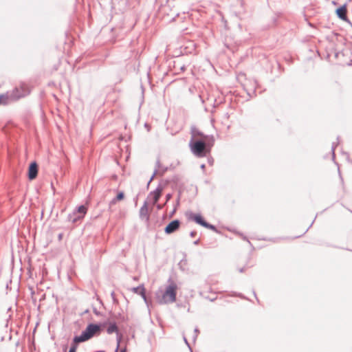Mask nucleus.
Wrapping results in <instances>:
<instances>
[{"label": "nucleus", "mask_w": 352, "mask_h": 352, "mask_svg": "<svg viewBox=\"0 0 352 352\" xmlns=\"http://www.w3.org/2000/svg\"><path fill=\"white\" fill-rule=\"evenodd\" d=\"M157 173H158L157 169V168H155L154 172H153V175H152L151 177L150 180H149V181H148V186L150 184V183L151 182V181L154 179L155 176L157 174Z\"/></svg>", "instance_id": "22"}, {"label": "nucleus", "mask_w": 352, "mask_h": 352, "mask_svg": "<svg viewBox=\"0 0 352 352\" xmlns=\"http://www.w3.org/2000/svg\"><path fill=\"white\" fill-rule=\"evenodd\" d=\"M194 333H195V334H197V335H198V333H199V329H198L197 327H196V328L195 329V330H194Z\"/></svg>", "instance_id": "33"}, {"label": "nucleus", "mask_w": 352, "mask_h": 352, "mask_svg": "<svg viewBox=\"0 0 352 352\" xmlns=\"http://www.w3.org/2000/svg\"><path fill=\"white\" fill-rule=\"evenodd\" d=\"M239 272H243V268H241V269L239 270Z\"/></svg>", "instance_id": "42"}, {"label": "nucleus", "mask_w": 352, "mask_h": 352, "mask_svg": "<svg viewBox=\"0 0 352 352\" xmlns=\"http://www.w3.org/2000/svg\"><path fill=\"white\" fill-rule=\"evenodd\" d=\"M181 222L178 219L170 221L164 228V232L166 234H170L177 231L180 226Z\"/></svg>", "instance_id": "7"}, {"label": "nucleus", "mask_w": 352, "mask_h": 352, "mask_svg": "<svg viewBox=\"0 0 352 352\" xmlns=\"http://www.w3.org/2000/svg\"><path fill=\"white\" fill-rule=\"evenodd\" d=\"M141 296L143 298V300L145 302V303L148 305V299H147L146 293L144 294V296Z\"/></svg>", "instance_id": "28"}, {"label": "nucleus", "mask_w": 352, "mask_h": 352, "mask_svg": "<svg viewBox=\"0 0 352 352\" xmlns=\"http://www.w3.org/2000/svg\"><path fill=\"white\" fill-rule=\"evenodd\" d=\"M30 93L28 86L25 83H21L19 86L14 88L11 91L4 94L8 96V104L12 101L25 97Z\"/></svg>", "instance_id": "4"}, {"label": "nucleus", "mask_w": 352, "mask_h": 352, "mask_svg": "<svg viewBox=\"0 0 352 352\" xmlns=\"http://www.w3.org/2000/svg\"><path fill=\"white\" fill-rule=\"evenodd\" d=\"M214 139L210 136V140H193L190 139L189 147L192 153L197 157H204L207 156L211 151L214 145Z\"/></svg>", "instance_id": "1"}, {"label": "nucleus", "mask_w": 352, "mask_h": 352, "mask_svg": "<svg viewBox=\"0 0 352 352\" xmlns=\"http://www.w3.org/2000/svg\"><path fill=\"white\" fill-rule=\"evenodd\" d=\"M203 227L206 228H208L212 231H214L216 232H217V228L214 226V225H212L208 222H205L204 225L203 226Z\"/></svg>", "instance_id": "17"}, {"label": "nucleus", "mask_w": 352, "mask_h": 352, "mask_svg": "<svg viewBox=\"0 0 352 352\" xmlns=\"http://www.w3.org/2000/svg\"><path fill=\"white\" fill-rule=\"evenodd\" d=\"M336 13L339 19L341 20L348 23L350 24L352 27V23L350 21V20L348 19L346 13V4H344L336 9Z\"/></svg>", "instance_id": "6"}, {"label": "nucleus", "mask_w": 352, "mask_h": 352, "mask_svg": "<svg viewBox=\"0 0 352 352\" xmlns=\"http://www.w3.org/2000/svg\"><path fill=\"white\" fill-rule=\"evenodd\" d=\"M66 350H67V346H65L63 347V351H66Z\"/></svg>", "instance_id": "40"}, {"label": "nucleus", "mask_w": 352, "mask_h": 352, "mask_svg": "<svg viewBox=\"0 0 352 352\" xmlns=\"http://www.w3.org/2000/svg\"><path fill=\"white\" fill-rule=\"evenodd\" d=\"M68 352H76V351H72V350H70V349H69Z\"/></svg>", "instance_id": "44"}, {"label": "nucleus", "mask_w": 352, "mask_h": 352, "mask_svg": "<svg viewBox=\"0 0 352 352\" xmlns=\"http://www.w3.org/2000/svg\"><path fill=\"white\" fill-rule=\"evenodd\" d=\"M184 342L186 344V345L190 349V344L185 336H184Z\"/></svg>", "instance_id": "30"}, {"label": "nucleus", "mask_w": 352, "mask_h": 352, "mask_svg": "<svg viewBox=\"0 0 352 352\" xmlns=\"http://www.w3.org/2000/svg\"><path fill=\"white\" fill-rule=\"evenodd\" d=\"M162 190H163L162 186L161 185H159L155 190H153L149 193L148 198H149L150 197H152V199H153L152 204L153 205L157 204V202L159 201V199L161 197Z\"/></svg>", "instance_id": "10"}, {"label": "nucleus", "mask_w": 352, "mask_h": 352, "mask_svg": "<svg viewBox=\"0 0 352 352\" xmlns=\"http://www.w3.org/2000/svg\"><path fill=\"white\" fill-rule=\"evenodd\" d=\"M172 197V195L168 193L166 195V201H168Z\"/></svg>", "instance_id": "29"}, {"label": "nucleus", "mask_w": 352, "mask_h": 352, "mask_svg": "<svg viewBox=\"0 0 352 352\" xmlns=\"http://www.w3.org/2000/svg\"><path fill=\"white\" fill-rule=\"evenodd\" d=\"M190 139L193 140H210V137L200 131L195 125L190 126Z\"/></svg>", "instance_id": "5"}, {"label": "nucleus", "mask_w": 352, "mask_h": 352, "mask_svg": "<svg viewBox=\"0 0 352 352\" xmlns=\"http://www.w3.org/2000/svg\"><path fill=\"white\" fill-rule=\"evenodd\" d=\"M192 338H193V340H194V341H195V340H196V339H197V334H195H195L193 335V337H192Z\"/></svg>", "instance_id": "34"}, {"label": "nucleus", "mask_w": 352, "mask_h": 352, "mask_svg": "<svg viewBox=\"0 0 352 352\" xmlns=\"http://www.w3.org/2000/svg\"><path fill=\"white\" fill-rule=\"evenodd\" d=\"M168 170L167 167H162L159 169L158 173L161 175H163L164 173H166Z\"/></svg>", "instance_id": "23"}, {"label": "nucleus", "mask_w": 352, "mask_h": 352, "mask_svg": "<svg viewBox=\"0 0 352 352\" xmlns=\"http://www.w3.org/2000/svg\"><path fill=\"white\" fill-rule=\"evenodd\" d=\"M338 144V143H336V144L333 142V143L332 144V146H331V152H332V157H333V159H334V158H335V150H336V146H337Z\"/></svg>", "instance_id": "21"}, {"label": "nucleus", "mask_w": 352, "mask_h": 352, "mask_svg": "<svg viewBox=\"0 0 352 352\" xmlns=\"http://www.w3.org/2000/svg\"><path fill=\"white\" fill-rule=\"evenodd\" d=\"M38 175V164L36 162L30 163L28 167V178L30 180L34 179Z\"/></svg>", "instance_id": "9"}, {"label": "nucleus", "mask_w": 352, "mask_h": 352, "mask_svg": "<svg viewBox=\"0 0 352 352\" xmlns=\"http://www.w3.org/2000/svg\"><path fill=\"white\" fill-rule=\"evenodd\" d=\"M197 234V232L195 231H191L190 233V236L191 237H194Z\"/></svg>", "instance_id": "31"}, {"label": "nucleus", "mask_w": 352, "mask_h": 352, "mask_svg": "<svg viewBox=\"0 0 352 352\" xmlns=\"http://www.w3.org/2000/svg\"><path fill=\"white\" fill-rule=\"evenodd\" d=\"M75 211L77 212V214L84 217L85 214L87 212V208L85 206L81 205L78 206Z\"/></svg>", "instance_id": "15"}, {"label": "nucleus", "mask_w": 352, "mask_h": 352, "mask_svg": "<svg viewBox=\"0 0 352 352\" xmlns=\"http://www.w3.org/2000/svg\"><path fill=\"white\" fill-rule=\"evenodd\" d=\"M98 300H99L100 304H102V300L100 298H98Z\"/></svg>", "instance_id": "43"}, {"label": "nucleus", "mask_w": 352, "mask_h": 352, "mask_svg": "<svg viewBox=\"0 0 352 352\" xmlns=\"http://www.w3.org/2000/svg\"><path fill=\"white\" fill-rule=\"evenodd\" d=\"M105 325L106 322L89 323L76 340L87 341L95 336H99Z\"/></svg>", "instance_id": "3"}, {"label": "nucleus", "mask_w": 352, "mask_h": 352, "mask_svg": "<svg viewBox=\"0 0 352 352\" xmlns=\"http://www.w3.org/2000/svg\"><path fill=\"white\" fill-rule=\"evenodd\" d=\"M199 239H197V240H196V241H194V244H195V245H198V244H199Z\"/></svg>", "instance_id": "35"}, {"label": "nucleus", "mask_w": 352, "mask_h": 352, "mask_svg": "<svg viewBox=\"0 0 352 352\" xmlns=\"http://www.w3.org/2000/svg\"><path fill=\"white\" fill-rule=\"evenodd\" d=\"M122 335L121 333L118 331V333H116V341H117V346H116V351H118L119 347H120V342H121V340H122Z\"/></svg>", "instance_id": "18"}, {"label": "nucleus", "mask_w": 352, "mask_h": 352, "mask_svg": "<svg viewBox=\"0 0 352 352\" xmlns=\"http://www.w3.org/2000/svg\"><path fill=\"white\" fill-rule=\"evenodd\" d=\"M78 337H79V336H76L73 338V341H72V342L71 344V346L69 348L70 350L76 351L78 343L85 342V340H76V338H78Z\"/></svg>", "instance_id": "14"}, {"label": "nucleus", "mask_w": 352, "mask_h": 352, "mask_svg": "<svg viewBox=\"0 0 352 352\" xmlns=\"http://www.w3.org/2000/svg\"><path fill=\"white\" fill-rule=\"evenodd\" d=\"M115 352H117L116 350L115 351Z\"/></svg>", "instance_id": "45"}, {"label": "nucleus", "mask_w": 352, "mask_h": 352, "mask_svg": "<svg viewBox=\"0 0 352 352\" xmlns=\"http://www.w3.org/2000/svg\"><path fill=\"white\" fill-rule=\"evenodd\" d=\"M146 293V290H145V288H144V286L143 285V287H142L141 290L139 292V295L140 296H144V294Z\"/></svg>", "instance_id": "27"}, {"label": "nucleus", "mask_w": 352, "mask_h": 352, "mask_svg": "<svg viewBox=\"0 0 352 352\" xmlns=\"http://www.w3.org/2000/svg\"><path fill=\"white\" fill-rule=\"evenodd\" d=\"M200 167H201V169L204 170V169H205V168H206V166H205V164H201V166H200Z\"/></svg>", "instance_id": "36"}, {"label": "nucleus", "mask_w": 352, "mask_h": 352, "mask_svg": "<svg viewBox=\"0 0 352 352\" xmlns=\"http://www.w3.org/2000/svg\"><path fill=\"white\" fill-rule=\"evenodd\" d=\"M83 217L77 214L76 211H74L72 213L69 214L67 216L68 221L74 223H76L78 221L80 220Z\"/></svg>", "instance_id": "12"}, {"label": "nucleus", "mask_w": 352, "mask_h": 352, "mask_svg": "<svg viewBox=\"0 0 352 352\" xmlns=\"http://www.w3.org/2000/svg\"><path fill=\"white\" fill-rule=\"evenodd\" d=\"M117 201H119L118 200H116V197H114L110 202H109V208H111L113 205H115Z\"/></svg>", "instance_id": "25"}, {"label": "nucleus", "mask_w": 352, "mask_h": 352, "mask_svg": "<svg viewBox=\"0 0 352 352\" xmlns=\"http://www.w3.org/2000/svg\"><path fill=\"white\" fill-rule=\"evenodd\" d=\"M186 216L190 221H193L196 223L203 226L206 222L203 217L200 214H195L192 212H187Z\"/></svg>", "instance_id": "8"}, {"label": "nucleus", "mask_w": 352, "mask_h": 352, "mask_svg": "<svg viewBox=\"0 0 352 352\" xmlns=\"http://www.w3.org/2000/svg\"><path fill=\"white\" fill-rule=\"evenodd\" d=\"M119 331L118 326L116 322L110 323L107 329V333L108 334H112L113 333H118Z\"/></svg>", "instance_id": "13"}, {"label": "nucleus", "mask_w": 352, "mask_h": 352, "mask_svg": "<svg viewBox=\"0 0 352 352\" xmlns=\"http://www.w3.org/2000/svg\"><path fill=\"white\" fill-rule=\"evenodd\" d=\"M161 168V163H160V159H157L156 162H155V168H157V170L159 171V169Z\"/></svg>", "instance_id": "24"}, {"label": "nucleus", "mask_w": 352, "mask_h": 352, "mask_svg": "<svg viewBox=\"0 0 352 352\" xmlns=\"http://www.w3.org/2000/svg\"><path fill=\"white\" fill-rule=\"evenodd\" d=\"M175 211H176V208H175L173 209V211H171L170 216H172V215L175 212Z\"/></svg>", "instance_id": "37"}, {"label": "nucleus", "mask_w": 352, "mask_h": 352, "mask_svg": "<svg viewBox=\"0 0 352 352\" xmlns=\"http://www.w3.org/2000/svg\"><path fill=\"white\" fill-rule=\"evenodd\" d=\"M124 192L120 191L117 194V195L116 197V200L122 201V199H124Z\"/></svg>", "instance_id": "20"}, {"label": "nucleus", "mask_w": 352, "mask_h": 352, "mask_svg": "<svg viewBox=\"0 0 352 352\" xmlns=\"http://www.w3.org/2000/svg\"><path fill=\"white\" fill-rule=\"evenodd\" d=\"M168 283L165 291L159 290L156 292L157 301L160 305L173 303L176 300L177 286L170 278Z\"/></svg>", "instance_id": "2"}, {"label": "nucleus", "mask_w": 352, "mask_h": 352, "mask_svg": "<svg viewBox=\"0 0 352 352\" xmlns=\"http://www.w3.org/2000/svg\"><path fill=\"white\" fill-rule=\"evenodd\" d=\"M143 284L140 285L138 287H135L131 289V291L133 292L134 294H139V292L141 290L142 287H143Z\"/></svg>", "instance_id": "19"}, {"label": "nucleus", "mask_w": 352, "mask_h": 352, "mask_svg": "<svg viewBox=\"0 0 352 352\" xmlns=\"http://www.w3.org/2000/svg\"><path fill=\"white\" fill-rule=\"evenodd\" d=\"M62 237H63V234H59V235H58L59 240H60L62 239Z\"/></svg>", "instance_id": "39"}, {"label": "nucleus", "mask_w": 352, "mask_h": 352, "mask_svg": "<svg viewBox=\"0 0 352 352\" xmlns=\"http://www.w3.org/2000/svg\"><path fill=\"white\" fill-rule=\"evenodd\" d=\"M0 104H8V96L7 95H4V94L0 95Z\"/></svg>", "instance_id": "16"}, {"label": "nucleus", "mask_w": 352, "mask_h": 352, "mask_svg": "<svg viewBox=\"0 0 352 352\" xmlns=\"http://www.w3.org/2000/svg\"><path fill=\"white\" fill-rule=\"evenodd\" d=\"M93 312L94 313L95 315L98 316L102 315V314L99 311H98V309L96 307H93Z\"/></svg>", "instance_id": "26"}, {"label": "nucleus", "mask_w": 352, "mask_h": 352, "mask_svg": "<svg viewBox=\"0 0 352 352\" xmlns=\"http://www.w3.org/2000/svg\"><path fill=\"white\" fill-rule=\"evenodd\" d=\"M140 218L141 219H146L147 221L149 220L148 202L146 200L144 201L142 206L140 209Z\"/></svg>", "instance_id": "11"}, {"label": "nucleus", "mask_w": 352, "mask_h": 352, "mask_svg": "<svg viewBox=\"0 0 352 352\" xmlns=\"http://www.w3.org/2000/svg\"><path fill=\"white\" fill-rule=\"evenodd\" d=\"M120 352H126V348L122 349Z\"/></svg>", "instance_id": "38"}, {"label": "nucleus", "mask_w": 352, "mask_h": 352, "mask_svg": "<svg viewBox=\"0 0 352 352\" xmlns=\"http://www.w3.org/2000/svg\"><path fill=\"white\" fill-rule=\"evenodd\" d=\"M179 197H178V199L177 200V204H179Z\"/></svg>", "instance_id": "41"}, {"label": "nucleus", "mask_w": 352, "mask_h": 352, "mask_svg": "<svg viewBox=\"0 0 352 352\" xmlns=\"http://www.w3.org/2000/svg\"><path fill=\"white\" fill-rule=\"evenodd\" d=\"M111 296L113 300L115 301L116 300V298H115V293H114V292H111Z\"/></svg>", "instance_id": "32"}]
</instances>
